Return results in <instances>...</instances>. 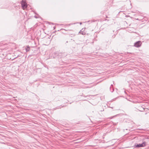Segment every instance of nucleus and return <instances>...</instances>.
<instances>
[{
	"mask_svg": "<svg viewBox=\"0 0 149 149\" xmlns=\"http://www.w3.org/2000/svg\"><path fill=\"white\" fill-rule=\"evenodd\" d=\"M21 4L23 9L24 10L25 8H27V4L24 1H22Z\"/></svg>",
	"mask_w": 149,
	"mask_h": 149,
	"instance_id": "f257e3e1",
	"label": "nucleus"
},
{
	"mask_svg": "<svg viewBox=\"0 0 149 149\" xmlns=\"http://www.w3.org/2000/svg\"><path fill=\"white\" fill-rule=\"evenodd\" d=\"M146 142H143L142 144H137L135 145L136 147V148H140L141 147H143L146 146Z\"/></svg>",
	"mask_w": 149,
	"mask_h": 149,
	"instance_id": "f03ea898",
	"label": "nucleus"
},
{
	"mask_svg": "<svg viewBox=\"0 0 149 149\" xmlns=\"http://www.w3.org/2000/svg\"><path fill=\"white\" fill-rule=\"evenodd\" d=\"M141 42L140 41H138L134 43V46L136 47H139L141 45Z\"/></svg>",
	"mask_w": 149,
	"mask_h": 149,
	"instance_id": "7ed1b4c3",
	"label": "nucleus"
},
{
	"mask_svg": "<svg viewBox=\"0 0 149 149\" xmlns=\"http://www.w3.org/2000/svg\"><path fill=\"white\" fill-rule=\"evenodd\" d=\"M30 48L29 47H27L26 48V52H28L30 50Z\"/></svg>",
	"mask_w": 149,
	"mask_h": 149,
	"instance_id": "20e7f679",
	"label": "nucleus"
},
{
	"mask_svg": "<svg viewBox=\"0 0 149 149\" xmlns=\"http://www.w3.org/2000/svg\"><path fill=\"white\" fill-rule=\"evenodd\" d=\"M112 87V85L111 84V87H110V90L111 91V92H113V90H114L112 88V90H111V88Z\"/></svg>",
	"mask_w": 149,
	"mask_h": 149,
	"instance_id": "39448f33",
	"label": "nucleus"
},
{
	"mask_svg": "<svg viewBox=\"0 0 149 149\" xmlns=\"http://www.w3.org/2000/svg\"><path fill=\"white\" fill-rule=\"evenodd\" d=\"M80 24H82V23L81 22L80 23Z\"/></svg>",
	"mask_w": 149,
	"mask_h": 149,
	"instance_id": "423d86ee",
	"label": "nucleus"
},
{
	"mask_svg": "<svg viewBox=\"0 0 149 149\" xmlns=\"http://www.w3.org/2000/svg\"><path fill=\"white\" fill-rule=\"evenodd\" d=\"M35 17L36 18H37V17H36L35 16Z\"/></svg>",
	"mask_w": 149,
	"mask_h": 149,
	"instance_id": "0eeeda50",
	"label": "nucleus"
}]
</instances>
